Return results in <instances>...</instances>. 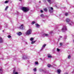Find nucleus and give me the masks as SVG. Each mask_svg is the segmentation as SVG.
<instances>
[{
	"instance_id": "obj_31",
	"label": "nucleus",
	"mask_w": 74,
	"mask_h": 74,
	"mask_svg": "<svg viewBox=\"0 0 74 74\" xmlns=\"http://www.w3.org/2000/svg\"><path fill=\"white\" fill-rule=\"evenodd\" d=\"M50 8L51 10H53V8L52 7H51Z\"/></svg>"
},
{
	"instance_id": "obj_39",
	"label": "nucleus",
	"mask_w": 74,
	"mask_h": 74,
	"mask_svg": "<svg viewBox=\"0 0 74 74\" xmlns=\"http://www.w3.org/2000/svg\"><path fill=\"white\" fill-rule=\"evenodd\" d=\"M3 32H4V30H3Z\"/></svg>"
},
{
	"instance_id": "obj_7",
	"label": "nucleus",
	"mask_w": 74,
	"mask_h": 74,
	"mask_svg": "<svg viewBox=\"0 0 74 74\" xmlns=\"http://www.w3.org/2000/svg\"><path fill=\"white\" fill-rule=\"evenodd\" d=\"M57 72L58 74H60V72H61V70H60V69H58L57 70Z\"/></svg>"
},
{
	"instance_id": "obj_32",
	"label": "nucleus",
	"mask_w": 74,
	"mask_h": 74,
	"mask_svg": "<svg viewBox=\"0 0 74 74\" xmlns=\"http://www.w3.org/2000/svg\"><path fill=\"white\" fill-rule=\"evenodd\" d=\"M0 71H1V72H2L3 70L1 69H0Z\"/></svg>"
},
{
	"instance_id": "obj_8",
	"label": "nucleus",
	"mask_w": 74,
	"mask_h": 74,
	"mask_svg": "<svg viewBox=\"0 0 74 74\" xmlns=\"http://www.w3.org/2000/svg\"><path fill=\"white\" fill-rule=\"evenodd\" d=\"M36 27H40V25L38 23H36L35 24Z\"/></svg>"
},
{
	"instance_id": "obj_21",
	"label": "nucleus",
	"mask_w": 74,
	"mask_h": 74,
	"mask_svg": "<svg viewBox=\"0 0 74 74\" xmlns=\"http://www.w3.org/2000/svg\"><path fill=\"white\" fill-rule=\"evenodd\" d=\"M8 1H5L4 2V3H8Z\"/></svg>"
},
{
	"instance_id": "obj_29",
	"label": "nucleus",
	"mask_w": 74,
	"mask_h": 74,
	"mask_svg": "<svg viewBox=\"0 0 74 74\" xmlns=\"http://www.w3.org/2000/svg\"><path fill=\"white\" fill-rule=\"evenodd\" d=\"M36 71L37 70L36 69H34V71Z\"/></svg>"
},
{
	"instance_id": "obj_11",
	"label": "nucleus",
	"mask_w": 74,
	"mask_h": 74,
	"mask_svg": "<svg viewBox=\"0 0 74 74\" xmlns=\"http://www.w3.org/2000/svg\"><path fill=\"white\" fill-rule=\"evenodd\" d=\"M47 66L48 67H51V66H52V65H51V64H47Z\"/></svg>"
},
{
	"instance_id": "obj_12",
	"label": "nucleus",
	"mask_w": 74,
	"mask_h": 74,
	"mask_svg": "<svg viewBox=\"0 0 74 74\" xmlns=\"http://www.w3.org/2000/svg\"><path fill=\"white\" fill-rule=\"evenodd\" d=\"M65 15L66 16H68V15H69V14L68 13L66 12L65 14Z\"/></svg>"
},
{
	"instance_id": "obj_14",
	"label": "nucleus",
	"mask_w": 74,
	"mask_h": 74,
	"mask_svg": "<svg viewBox=\"0 0 74 74\" xmlns=\"http://www.w3.org/2000/svg\"><path fill=\"white\" fill-rule=\"evenodd\" d=\"M44 11H45V12H46V11H48V10H47V9L46 8H45L44 9Z\"/></svg>"
},
{
	"instance_id": "obj_19",
	"label": "nucleus",
	"mask_w": 74,
	"mask_h": 74,
	"mask_svg": "<svg viewBox=\"0 0 74 74\" xmlns=\"http://www.w3.org/2000/svg\"><path fill=\"white\" fill-rule=\"evenodd\" d=\"M34 23H35V22L33 21L32 22V25H33V24H34Z\"/></svg>"
},
{
	"instance_id": "obj_3",
	"label": "nucleus",
	"mask_w": 74,
	"mask_h": 74,
	"mask_svg": "<svg viewBox=\"0 0 74 74\" xmlns=\"http://www.w3.org/2000/svg\"><path fill=\"white\" fill-rule=\"evenodd\" d=\"M66 21L67 23H69V22H70V19L69 18H66Z\"/></svg>"
},
{
	"instance_id": "obj_28",
	"label": "nucleus",
	"mask_w": 74,
	"mask_h": 74,
	"mask_svg": "<svg viewBox=\"0 0 74 74\" xmlns=\"http://www.w3.org/2000/svg\"><path fill=\"white\" fill-rule=\"evenodd\" d=\"M44 11H43V10H40V12L41 13H42V12H43Z\"/></svg>"
},
{
	"instance_id": "obj_15",
	"label": "nucleus",
	"mask_w": 74,
	"mask_h": 74,
	"mask_svg": "<svg viewBox=\"0 0 74 74\" xmlns=\"http://www.w3.org/2000/svg\"><path fill=\"white\" fill-rule=\"evenodd\" d=\"M34 40V38H31L30 39V40H31V41H33V40Z\"/></svg>"
},
{
	"instance_id": "obj_6",
	"label": "nucleus",
	"mask_w": 74,
	"mask_h": 74,
	"mask_svg": "<svg viewBox=\"0 0 74 74\" xmlns=\"http://www.w3.org/2000/svg\"><path fill=\"white\" fill-rule=\"evenodd\" d=\"M20 28L21 29H23V25L22 24L20 27Z\"/></svg>"
},
{
	"instance_id": "obj_4",
	"label": "nucleus",
	"mask_w": 74,
	"mask_h": 74,
	"mask_svg": "<svg viewBox=\"0 0 74 74\" xmlns=\"http://www.w3.org/2000/svg\"><path fill=\"white\" fill-rule=\"evenodd\" d=\"M17 34L18 36H21V35L22 34V33H21V32H19L18 33H17Z\"/></svg>"
},
{
	"instance_id": "obj_38",
	"label": "nucleus",
	"mask_w": 74,
	"mask_h": 74,
	"mask_svg": "<svg viewBox=\"0 0 74 74\" xmlns=\"http://www.w3.org/2000/svg\"><path fill=\"white\" fill-rule=\"evenodd\" d=\"M69 25H71V24H69Z\"/></svg>"
},
{
	"instance_id": "obj_30",
	"label": "nucleus",
	"mask_w": 74,
	"mask_h": 74,
	"mask_svg": "<svg viewBox=\"0 0 74 74\" xmlns=\"http://www.w3.org/2000/svg\"><path fill=\"white\" fill-rule=\"evenodd\" d=\"M64 27H65V26H63V28L62 29V30H64Z\"/></svg>"
},
{
	"instance_id": "obj_1",
	"label": "nucleus",
	"mask_w": 74,
	"mask_h": 74,
	"mask_svg": "<svg viewBox=\"0 0 74 74\" xmlns=\"http://www.w3.org/2000/svg\"><path fill=\"white\" fill-rule=\"evenodd\" d=\"M22 10L24 12H27L29 11V9L28 8L25 7H22Z\"/></svg>"
},
{
	"instance_id": "obj_37",
	"label": "nucleus",
	"mask_w": 74,
	"mask_h": 74,
	"mask_svg": "<svg viewBox=\"0 0 74 74\" xmlns=\"http://www.w3.org/2000/svg\"><path fill=\"white\" fill-rule=\"evenodd\" d=\"M20 1H22V0H19Z\"/></svg>"
},
{
	"instance_id": "obj_2",
	"label": "nucleus",
	"mask_w": 74,
	"mask_h": 74,
	"mask_svg": "<svg viewBox=\"0 0 74 74\" xmlns=\"http://www.w3.org/2000/svg\"><path fill=\"white\" fill-rule=\"evenodd\" d=\"M32 32V30L31 29H29L26 32V35H30L31 34Z\"/></svg>"
},
{
	"instance_id": "obj_26",
	"label": "nucleus",
	"mask_w": 74,
	"mask_h": 74,
	"mask_svg": "<svg viewBox=\"0 0 74 74\" xmlns=\"http://www.w3.org/2000/svg\"><path fill=\"white\" fill-rule=\"evenodd\" d=\"M65 27V30H67V27H66V26L65 27Z\"/></svg>"
},
{
	"instance_id": "obj_5",
	"label": "nucleus",
	"mask_w": 74,
	"mask_h": 74,
	"mask_svg": "<svg viewBox=\"0 0 74 74\" xmlns=\"http://www.w3.org/2000/svg\"><path fill=\"white\" fill-rule=\"evenodd\" d=\"M3 42V38L1 37H0V43H2Z\"/></svg>"
},
{
	"instance_id": "obj_20",
	"label": "nucleus",
	"mask_w": 74,
	"mask_h": 74,
	"mask_svg": "<svg viewBox=\"0 0 74 74\" xmlns=\"http://www.w3.org/2000/svg\"><path fill=\"white\" fill-rule=\"evenodd\" d=\"M36 42V41H32L31 43V44H34Z\"/></svg>"
},
{
	"instance_id": "obj_23",
	"label": "nucleus",
	"mask_w": 74,
	"mask_h": 74,
	"mask_svg": "<svg viewBox=\"0 0 74 74\" xmlns=\"http://www.w3.org/2000/svg\"><path fill=\"white\" fill-rule=\"evenodd\" d=\"M70 58H71V56L70 55H69L68 57V59H70Z\"/></svg>"
},
{
	"instance_id": "obj_18",
	"label": "nucleus",
	"mask_w": 74,
	"mask_h": 74,
	"mask_svg": "<svg viewBox=\"0 0 74 74\" xmlns=\"http://www.w3.org/2000/svg\"><path fill=\"white\" fill-rule=\"evenodd\" d=\"M45 36L47 37V36H49V34H45Z\"/></svg>"
},
{
	"instance_id": "obj_27",
	"label": "nucleus",
	"mask_w": 74,
	"mask_h": 74,
	"mask_svg": "<svg viewBox=\"0 0 74 74\" xmlns=\"http://www.w3.org/2000/svg\"><path fill=\"white\" fill-rule=\"evenodd\" d=\"M35 64H38V62H35Z\"/></svg>"
},
{
	"instance_id": "obj_10",
	"label": "nucleus",
	"mask_w": 74,
	"mask_h": 74,
	"mask_svg": "<svg viewBox=\"0 0 74 74\" xmlns=\"http://www.w3.org/2000/svg\"><path fill=\"white\" fill-rule=\"evenodd\" d=\"M15 71H14L13 72V73L14 74H18V72H15Z\"/></svg>"
},
{
	"instance_id": "obj_22",
	"label": "nucleus",
	"mask_w": 74,
	"mask_h": 74,
	"mask_svg": "<svg viewBox=\"0 0 74 74\" xmlns=\"http://www.w3.org/2000/svg\"><path fill=\"white\" fill-rule=\"evenodd\" d=\"M45 46H46V44H45L43 45L42 47H43L44 48V47H45Z\"/></svg>"
},
{
	"instance_id": "obj_36",
	"label": "nucleus",
	"mask_w": 74,
	"mask_h": 74,
	"mask_svg": "<svg viewBox=\"0 0 74 74\" xmlns=\"http://www.w3.org/2000/svg\"><path fill=\"white\" fill-rule=\"evenodd\" d=\"M60 38H62V36H60Z\"/></svg>"
},
{
	"instance_id": "obj_33",
	"label": "nucleus",
	"mask_w": 74,
	"mask_h": 74,
	"mask_svg": "<svg viewBox=\"0 0 74 74\" xmlns=\"http://www.w3.org/2000/svg\"><path fill=\"white\" fill-rule=\"evenodd\" d=\"M60 46H62V43H60Z\"/></svg>"
},
{
	"instance_id": "obj_9",
	"label": "nucleus",
	"mask_w": 74,
	"mask_h": 74,
	"mask_svg": "<svg viewBox=\"0 0 74 74\" xmlns=\"http://www.w3.org/2000/svg\"><path fill=\"white\" fill-rule=\"evenodd\" d=\"M48 57L49 58H52V56H51L50 54H49L48 56Z\"/></svg>"
},
{
	"instance_id": "obj_40",
	"label": "nucleus",
	"mask_w": 74,
	"mask_h": 74,
	"mask_svg": "<svg viewBox=\"0 0 74 74\" xmlns=\"http://www.w3.org/2000/svg\"><path fill=\"white\" fill-rule=\"evenodd\" d=\"M73 42H74V40H73Z\"/></svg>"
},
{
	"instance_id": "obj_35",
	"label": "nucleus",
	"mask_w": 74,
	"mask_h": 74,
	"mask_svg": "<svg viewBox=\"0 0 74 74\" xmlns=\"http://www.w3.org/2000/svg\"><path fill=\"white\" fill-rule=\"evenodd\" d=\"M64 74H68V73H65Z\"/></svg>"
},
{
	"instance_id": "obj_24",
	"label": "nucleus",
	"mask_w": 74,
	"mask_h": 74,
	"mask_svg": "<svg viewBox=\"0 0 74 74\" xmlns=\"http://www.w3.org/2000/svg\"><path fill=\"white\" fill-rule=\"evenodd\" d=\"M8 37L9 38H11V36L10 35H8Z\"/></svg>"
},
{
	"instance_id": "obj_13",
	"label": "nucleus",
	"mask_w": 74,
	"mask_h": 74,
	"mask_svg": "<svg viewBox=\"0 0 74 74\" xmlns=\"http://www.w3.org/2000/svg\"><path fill=\"white\" fill-rule=\"evenodd\" d=\"M8 6L6 7V8L5 9V11H7V9H8Z\"/></svg>"
},
{
	"instance_id": "obj_17",
	"label": "nucleus",
	"mask_w": 74,
	"mask_h": 74,
	"mask_svg": "<svg viewBox=\"0 0 74 74\" xmlns=\"http://www.w3.org/2000/svg\"><path fill=\"white\" fill-rule=\"evenodd\" d=\"M49 11L50 12V13H52V12H53L52 11L50 10H49Z\"/></svg>"
},
{
	"instance_id": "obj_25",
	"label": "nucleus",
	"mask_w": 74,
	"mask_h": 74,
	"mask_svg": "<svg viewBox=\"0 0 74 74\" xmlns=\"http://www.w3.org/2000/svg\"><path fill=\"white\" fill-rule=\"evenodd\" d=\"M57 51H58V52L60 51V49H58V48H57Z\"/></svg>"
},
{
	"instance_id": "obj_16",
	"label": "nucleus",
	"mask_w": 74,
	"mask_h": 74,
	"mask_svg": "<svg viewBox=\"0 0 74 74\" xmlns=\"http://www.w3.org/2000/svg\"><path fill=\"white\" fill-rule=\"evenodd\" d=\"M47 0V1H48V2L49 3H51V0Z\"/></svg>"
},
{
	"instance_id": "obj_34",
	"label": "nucleus",
	"mask_w": 74,
	"mask_h": 74,
	"mask_svg": "<svg viewBox=\"0 0 74 74\" xmlns=\"http://www.w3.org/2000/svg\"><path fill=\"white\" fill-rule=\"evenodd\" d=\"M43 16V14H41L40 15V16Z\"/></svg>"
}]
</instances>
